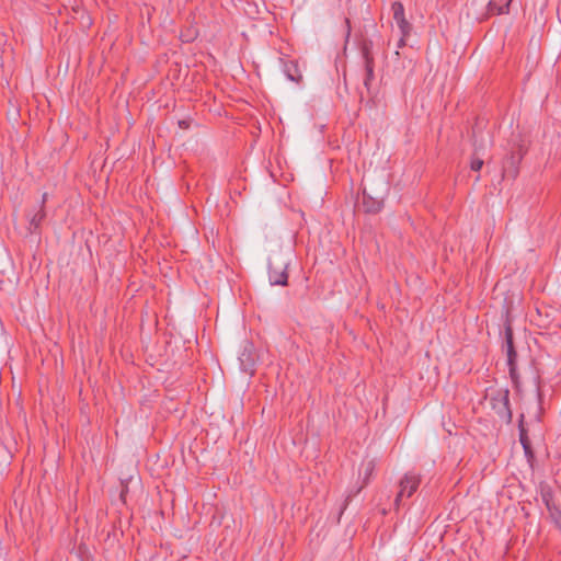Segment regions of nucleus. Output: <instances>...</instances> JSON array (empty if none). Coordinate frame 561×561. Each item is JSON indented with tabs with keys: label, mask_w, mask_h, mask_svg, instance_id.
I'll return each mask as SVG.
<instances>
[{
	"label": "nucleus",
	"mask_w": 561,
	"mask_h": 561,
	"mask_svg": "<svg viewBox=\"0 0 561 561\" xmlns=\"http://www.w3.org/2000/svg\"><path fill=\"white\" fill-rule=\"evenodd\" d=\"M520 442L523 444V447L527 450V445L523 436L520 437Z\"/></svg>",
	"instance_id": "2eb2a0df"
},
{
	"label": "nucleus",
	"mask_w": 561,
	"mask_h": 561,
	"mask_svg": "<svg viewBox=\"0 0 561 561\" xmlns=\"http://www.w3.org/2000/svg\"><path fill=\"white\" fill-rule=\"evenodd\" d=\"M507 354H508V363L512 365L513 358L516 356L514 348H513V342L511 336L507 337Z\"/></svg>",
	"instance_id": "9d476101"
},
{
	"label": "nucleus",
	"mask_w": 561,
	"mask_h": 561,
	"mask_svg": "<svg viewBox=\"0 0 561 561\" xmlns=\"http://www.w3.org/2000/svg\"><path fill=\"white\" fill-rule=\"evenodd\" d=\"M542 499H543L546 507L549 512V516H550L551 520L558 527V529L561 531V510L551 501L549 494H543Z\"/></svg>",
	"instance_id": "20e7f679"
},
{
	"label": "nucleus",
	"mask_w": 561,
	"mask_h": 561,
	"mask_svg": "<svg viewBox=\"0 0 561 561\" xmlns=\"http://www.w3.org/2000/svg\"><path fill=\"white\" fill-rule=\"evenodd\" d=\"M512 1L513 0H491L489 2V10L496 14L507 13Z\"/></svg>",
	"instance_id": "6e6552de"
},
{
	"label": "nucleus",
	"mask_w": 561,
	"mask_h": 561,
	"mask_svg": "<svg viewBox=\"0 0 561 561\" xmlns=\"http://www.w3.org/2000/svg\"><path fill=\"white\" fill-rule=\"evenodd\" d=\"M405 37L407 36L401 35V37H400V39L398 42V48H401V47H403L405 45Z\"/></svg>",
	"instance_id": "ddd939ff"
},
{
	"label": "nucleus",
	"mask_w": 561,
	"mask_h": 561,
	"mask_svg": "<svg viewBox=\"0 0 561 561\" xmlns=\"http://www.w3.org/2000/svg\"><path fill=\"white\" fill-rule=\"evenodd\" d=\"M375 469V462L374 460H365L360 465L359 473H364V483H366L369 480V477L371 476L373 471Z\"/></svg>",
	"instance_id": "1a4fd4ad"
},
{
	"label": "nucleus",
	"mask_w": 561,
	"mask_h": 561,
	"mask_svg": "<svg viewBox=\"0 0 561 561\" xmlns=\"http://www.w3.org/2000/svg\"><path fill=\"white\" fill-rule=\"evenodd\" d=\"M251 347H245L239 356L240 365L243 371L252 374L254 368V358L252 357Z\"/></svg>",
	"instance_id": "423d86ee"
},
{
	"label": "nucleus",
	"mask_w": 561,
	"mask_h": 561,
	"mask_svg": "<svg viewBox=\"0 0 561 561\" xmlns=\"http://www.w3.org/2000/svg\"><path fill=\"white\" fill-rule=\"evenodd\" d=\"M366 70H367V80L373 77V65L370 60L366 61Z\"/></svg>",
	"instance_id": "f8f14e48"
},
{
	"label": "nucleus",
	"mask_w": 561,
	"mask_h": 561,
	"mask_svg": "<svg viewBox=\"0 0 561 561\" xmlns=\"http://www.w3.org/2000/svg\"><path fill=\"white\" fill-rule=\"evenodd\" d=\"M45 197H46V194H44L43 196V201H42V204L38 208V210L31 215L30 216V231L31 232H34L35 230H37L42 224V221L44 220L45 218V211H44V203H45Z\"/></svg>",
	"instance_id": "0eeeda50"
},
{
	"label": "nucleus",
	"mask_w": 561,
	"mask_h": 561,
	"mask_svg": "<svg viewBox=\"0 0 561 561\" xmlns=\"http://www.w3.org/2000/svg\"><path fill=\"white\" fill-rule=\"evenodd\" d=\"M283 71L288 80L293 82H300L302 75L299 70L298 62L295 60H288L284 62Z\"/></svg>",
	"instance_id": "39448f33"
},
{
	"label": "nucleus",
	"mask_w": 561,
	"mask_h": 561,
	"mask_svg": "<svg viewBox=\"0 0 561 561\" xmlns=\"http://www.w3.org/2000/svg\"><path fill=\"white\" fill-rule=\"evenodd\" d=\"M504 404H505L506 409H508V396H507V393L504 396ZM507 411H510V410H507ZM508 415H511V412H508Z\"/></svg>",
	"instance_id": "4468645a"
},
{
	"label": "nucleus",
	"mask_w": 561,
	"mask_h": 561,
	"mask_svg": "<svg viewBox=\"0 0 561 561\" xmlns=\"http://www.w3.org/2000/svg\"><path fill=\"white\" fill-rule=\"evenodd\" d=\"M483 165V160L478 158V157H473L472 160H471V170L473 171H479Z\"/></svg>",
	"instance_id": "9b49d317"
},
{
	"label": "nucleus",
	"mask_w": 561,
	"mask_h": 561,
	"mask_svg": "<svg viewBox=\"0 0 561 561\" xmlns=\"http://www.w3.org/2000/svg\"><path fill=\"white\" fill-rule=\"evenodd\" d=\"M287 263L277 259L270 260L268 263V279L271 285L285 286L287 284L288 275L286 273Z\"/></svg>",
	"instance_id": "f03ea898"
},
{
	"label": "nucleus",
	"mask_w": 561,
	"mask_h": 561,
	"mask_svg": "<svg viewBox=\"0 0 561 561\" xmlns=\"http://www.w3.org/2000/svg\"><path fill=\"white\" fill-rule=\"evenodd\" d=\"M391 10L393 14V20L400 34L403 36H409L412 26L405 19L403 4L401 2H393Z\"/></svg>",
	"instance_id": "7ed1b4c3"
},
{
	"label": "nucleus",
	"mask_w": 561,
	"mask_h": 561,
	"mask_svg": "<svg viewBox=\"0 0 561 561\" xmlns=\"http://www.w3.org/2000/svg\"><path fill=\"white\" fill-rule=\"evenodd\" d=\"M421 478L415 472H407L399 482V492L396 496L394 504L399 506L404 497H410L419 488Z\"/></svg>",
	"instance_id": "f257e3e1"
}]
</instances>
